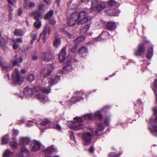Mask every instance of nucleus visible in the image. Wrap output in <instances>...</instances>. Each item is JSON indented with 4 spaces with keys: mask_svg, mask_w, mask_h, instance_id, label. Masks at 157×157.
<instances>
[{
    "mask_svg": "<svg viewBox=\"0 0 157 157\" xmlns=\"http://www.w3.org/2000/svg\"><path fill=\"white\" fill-rule=\"evenodd\" d=\"M30 138L27 137H21L19 140V143L23 145L27 144L30 142Z\"/></svg>",
    "mask_w": 157,
    "mask_h": 157,
    "instance_id": "dca6fc26",
    "label": "nucleus"
},
{
    "mask_svg": "<svg viewBox=\"0 0 157 157\" xmlns=\"http://www.w3.org/2000/svg\"><path fill=\"white\" fill-rule=\"evenodd\" d=\"M85 39V38L84 36H79L75 40V42L76 43H79L84 40Z\"/></svg>",
    "mask_w": 157,
    "mask_h": 157,
    "instance_id": "58836bf2",
    "label": "nucleus"
},
{
    "mask_svg": "<svg viewBox=\"0 0 157 157\" xmlns=\"http://www.w3.org/2000/svg\"><path fill=\"white\" fill-rule=\"evenodd\" d=\"M25 32L19 29H16L14 31V34L15 35L17 36H21L24 35Z\"/></svg>",
    "mask_w": 157,
    "mask_h": 157,
    "instance_id": "c85d7f7f",
    "label": "nucleus"
},
{
    "mask_svg": "<svg viewBox=\"0 0 157 157\" xmlns=\"http://www.w3.org/2000/svg\"><path fill=\"white\" fill-rule=\"evenodd\" d=\"M19 133V131L17 129H13L12 135L13 136H17Z\"/></svg>",
    "mask_w": 157,
    "mask_h": 157,
    "instance_id": "8fccbe9b",
    "label": "nucleus"
},
{
    "mask_svg": "<svg viewBox=\"0 0 157 157\" xmlns=\"http://www.w3.org/2000/svg\"><path fill=\"white\" fill-rule=\"evenodd\" d=\"M16 42H18L19 43H21L22 42V40L21 38H17L16 40H15Z\"/></svg>",
    "mask_w": 157,
    "mask_h": 157,
    "instance_id": "bf43d9fd",
    "label": "nucleus"
},
{
    "mask_svg": "<svg viewBox=\"0 0 157 157\" xmlns=\"http://www.w3.org/2000/svg\"><path fill=\"white\" fill-rule=\"evenodd\" d=\"M45 6L44 5L41 4L38 6V9L39 10H42L43 8Z\"/></svg>",
    "mask_w": 157,
    "mask_h": 157,
    "instance_id": "603ef678",
    "label": "nucleus"
},
{
    "mask_svg": "<svg viewBox=\"0 0 157 157\" xmlns=\"http://www.w3.org/2000/svg\"><path fill=\"white\" fill-rule=\"evenodd\" d=\"M66 46L63 47L61 50L59 56V59L60 61L64 62L66 64V66L60 71V73L62 74H65L72 70V67L70 66L72 57L70 56L67 57H65L66 54Z\"/></svg>",
    "mask_w": 157,
    "mask_h": 157,
    "instance_id": "f03ea898",
    "label": "nucleus"
},
{
    "mask_svg": "<svg viewBox=\"0 0 157 157\" xmlns=\"http://www.w3.org/2000/svg\"><path fill=\"white\" fill-rule=\"evenodd\" d=\"M37 35L36 34H33L32 36V40L31 41V44H33L34 41L36 39Z\"/></svg>",
    "mask_w": 157,
    "mask_h": 157,
    "instance_id": "79ce46f5",
    "label": "nucleus"
},
{
    "mask_svg": "<svg viewBox=\"0 0 157 157\" xmlns=\"http://www.w3.org/2000/svg\"><path fill=\"white\" fill-rule=\"evenodd\" d=\"M91 18L86 11L76 12L71 14L67 20V24L69 26L73 27L77 23L78 25L85 23Z\"/></svg>",
    "mask_w": 157,
    "mask_h": 157,
    "instance_id": "f257e3e1",
    "label": "nucleus"
},
{
    "mask_svg": "<svg viewBox=\"0 0 157 157\" xmlns=\"http://www.w3.org/2000/svg\"><path fill=\"white\" fill-rule=\"evenodd\" d=\"M64 33L66 34L70 38H74V36L70 34L67 31L64 32Z\"/></svg>",
    "mask_w": 157,
    "mask_h": 157,
    "instance_id": "3c124183",
    "label": "nucleus"
},
{
    "mask_svg": "<svg viewBox=\"0 0 157 157\" xmlns=\"http://www.w3.org/2000/svg\"><path fill=\"white\" fill-rule=\"evenodd\" d=\"M26 126L28 127H30L33 125V123L31 122H29L26 124Z\"/></svg>",
    "mask_w": 157,
    "mask_h": 157,
    "instance_id": "052dcab7",
    "label": "nucleus"
},
{
    "mask_svg": "<svg viewBox=\"0 0 157 157\" xmlns=\"http://www.w3.org/2000/svg\"><path fill=\"white\" fill-rule=\"evenodd\" d=\"M56 151V149L54 148L52 146L48 147L47 149L44 150V152L46 154H51Z\"/></svg>",
    "mask_w": 157,
    "mask_h": 157,
    "instance_id": "4be33fe9",
    "label": "nucleus"
},
{
    "mask_svg": "<svg viewBox=\"0 0 157 157\" xmlns=\"http://www.w3.org/2000/svg\"><path fill=\"white\" fill-rule=\"evenodd\" d=\"M41 144L39 141H34L31 145L30 149L33 152H35L40 149Z\"/></svg>",
    "mask_w": 157,
    "mask_h": 157,
    "instance_id": "9d476101",
    "label": "nucleus"
},
{
    "mask_svg": "<svg viewBox=\"0 0 157 157\" xmlns=\"http://www.w3.org/2000/svg\"><path fill=\"white\" fill-rule=\"evenodd\" d=\"M94 117H95V118L100 120L102 118V115L99 111H97L94 114Z\"/></svg>",
    "mask_w": 157,
    "mask_h": 157,
    "instance_id": "473e14b6",
    "label": "nucleus"
},
{
    "mask_svg": "<svg viewBox=\"0 0 157 157\" xmlns=\"http://www.w3.org/2000/svg\"><path fill=\"white\" fill-rule=\"evenodd\" d=\"M60 79L59 76H52L48 78L49 85L52 86L54 84L56 83Z\"/></svg>",
    "mask_w": 157,
    "mask_h": 157,
    "instance_id": "f8f14e48",
    "label": "nucleus"
},
{
    "mask_svg": "<svg viewBox=\"0 0 157 157\" xmlns=\"http://www.w3.org/2000/svg\"><path fill=\"white\" fill-rule=\"evenodd\" d=\"M109 117H106L104 123L105 124L108 126L109 125Z\"/></svg>",
    "mask_w": 157,
    "mask_h": 157,
    "instance_id": "a18cd8bd",
    "label": "nucleus"
},
{
    "mask_svg": "<svg viewBox=\"0 0 157 157\" xmlns=\"http://www.w3.org/2000/svg\"><path fill=\"white\" fill-rule=\"evenodd\" d=\"M69 134L70 135V138L71 140L75 142L76 141L75 139V137L73 133L72 132H69Z\"/></svg>",
    "mask_w": 157,
    "mask_h": 157,
    "instance_id": "c03bdc74",
    "label": "nucleus"
},
{
    "mask_svg": "<svg viewBox=\"0 0 157 157\" xmlns=\"http://www.w3.org/2000/svg\"><path fill=\"white\" fill-rule=\"evenodd\" d=\"M29 6L31 7H33L35 6L34 3L32 2H30L29 3Z\"/></svg>",
    "mask_w": 157,
    "mask_h": 157,
    "instance_id": "5fc2aeb1",
    "label": "nucleus"
},
{
    "mask_svg": "<svg viewBox=\"0 0 157 157\" xmlns=\"http://www.w3.org/2000/svg\"><path fill=\"white\" fill-rule=\"evenodd\" d=\"M9 144L13 148H17V143L16 140L14 139L10 141Z\"/></svg>",
    "mask_w": 157,
    "mask_h": 157,
    "instance_id": "393cba45",
    "label": "nucleus"
},
{
    "mask_svg": "<svg viewBox=\"0 0 157 157\" xmlns=\"http://www.w3.org/2000/svg\"><path fill=\"white\" fill-rule=\"evenodd\" d=\"M0 65L2 67V69L3 72H8L12 70V67L8 66L7 64L3 62L2 61H0Z\"/></svg>",
    "mask_w": 157,
    "mask_h": 157,
    "instance_id": "4468645a",
    "label": "nucleus"
},
{
    "mask_svg": "<svg viewBox=\"0 0 157 157\" xmlns=\"http://www.w3.org/2000/svg\"><path fill=\"white\" fill-rule=\"evenodd\" d=\"M92 136V134L89 132H85L83 134L82 138L84 145L87 146L91 143Z\"/></svg>",
    "mask_w": 157,
    "mask_h": 157,
    "instance_id": "6e6552de",
    "label": "nucleus"
},
{
    "mask_svg": "<svg viewBox=\"0 0 157 157\" xmlns=\"http://www.w3.org/2000/svg\"><path fill=\"white\" fill-rule=\"evenodd\" d=\"M89 151L91 153L93 152L94 151V149L93 147L91 146L89 149Z\"/></svg>",
    "mask_w": 157,
    "mask_h": 157,
    "instance_id": "69168bd1",
    "label": "nucleus"
},
{
    "mask_svg": "<svg viewBox=\"0 0 157 157\" xmlns=\"http://www.w3.org/2000/svg\"><path fill=\"white\" fill-rule=\"evenodd\" d=\"M24 6L25 8L26 9L27 8L28 6L27 5V2L26 1V0H25V2L24 4Z\"/></svg>",
    "mask_w": 157,
    "mask_h": 157,
    "instance_id": "338daca9",
    "label": "nucleus"
},
{
    "mask_svg": "<svg viewBox=\"0 0 157 157\" xmlns=\"http://www.w3.org/2000/svg\"><path fill=\"white\" fill-rule=\"evenodd\" d=\"M18 65V62L17 60H15L13 62V66H17Z\"/></svg>",
    "mask_w": 157,
    "mask_h": 157,
    "instance_id": "680f3d73",
    "label": "nucleus"
},
{
    "mask_svg": "<svg viewBox=\"0 0 157 157\" xmlns=\"http://www.w3.org/2000/svg\"><path fill=\"white\" fill-rule=\"evenodd\" d=\"M116 24L113 22H109L106 24V28L107 29L110 30H113V29L116 28Z\"/></svg>",
    "mask_w": 157,
    "mask_h": 157,
    "instance_id": "6ab92c4d",
    "label": "nucleus"
},
{
    "mask_svg": "<svg viewBox=\"0 0 157 157\" xmlns=\"http://www.w3.org/2000/svg\"><path fill=\"white\" fill-rule=\"evenodd\" d=\"M18 15L19 16H21L22 14V10L21 9H19V10H18Z\"/></svg>",
    "mask_w": 157,
    "mask_h": 157,
    "instance_id": "0e129e2a",
    "label": "nucleus"
},
{
    "mask_svg": "<svg viewBox=\"0 0 157 157\" xmlns=\"http://www.w3.org/2000/svg\"><path fill=\"white\" fill-rule=\"evenodd\" d=\"M116 2L113 0H111L109 1L108 3V5L111 6H114L116 4Z\"/></svg>",
    "mask_w": 157,
    "mask_h": 157,
    "instance_id": "37998d69",
    "label": "nucleus"
},
{
    "mask_svg": "<svg viewBox=\"0 0 157 157\" xmlns=\"http://www.w3.org/2000/svg\"><path fill=\"white\" fill-rule=\"evenodd\" d=\"M79 53L81 57H85L86 56L88 53L87 48L85 47H82L79 49Z\"/></svg>",
    "mask_w": 157,
    "mask_h": 157,
    "instance_id": "f3484780",
    "label": "nucleus"
},
{
    "mask_svg": "<svg viewBox=\"0 0 157 157\" xmlns=\"http://www.w3.org/2000/svg\"><path fill=\"white\" fill-rule=\"evenodd\" d=\"M13 42L14 43V44L13 45V48L14 49H16L18 48V45L16 43L15 40H13Z\"/></svg>",
    "mask_w": 157,
    "mask_h": 157,
    "instance_id": "09e8293b",
    "label": "nucleus"
},
{
    "mask_svg": "<svg viewBox=\"0 0 157 157\" xmlns=\"http://www.w3.org/2000/svg\"><path fill=\"white\" fill-rule=\"evenodd\" d=\"M13 152L8 149L5 151L3 153V157H10L13 155Z\"/></svg>",
    "mask_w": 157,
    "mask_h": 157,
    "instance_id": "b1692460",
    "label": "nucleus"
},
{
    "mask_svg": "<svg viewBox=\"0 0 157 157\" xmlns=\"http://www.w3.org/2000/svg\"><path fill=\"white\" fill-rule=\"evenodd\" d=\"M32 59L34 60H36L38 59V56L36 55H33L32 57Z\"/></svg>",
    "mask_w": 157,
    "mask_h": 157,
    "instance_id": "13d9d810",
    "label": "nucleus"
},
{
    "mask_svg": "<svg viewBox=\"0 0 157 157\" xmlns=\"http://www.w3.org/2000/svg\"><path fill=\"white\" fill-rule=\"evenodd\" d=\"M82 122V120L81 117H76L74 118V121H67L66 124L68 127L75 130H77L83 128Z\"/></svg>",
    "mask_w": 157,
    "mask_h": 157,
    "instance_id": "20e7f679",
    "label": "nucleus"
},
{
    "mask_svg": "<svg viewBox=\"0 0 157 157\" xmlns=\"http://www.w3.org/2000/svg\"><path fill=\"white\" fill-rule=\"evenodd\" d=\"M8 2L9 4L11 5H13L16 2V0H8Z\"/></svg>",
    "mask_w": 157,
    "mask_h": 157,
    "instance_id": "4d7b16f0",
    "label": "nucleus"
},
{
    "mask_svg": "<svg viewBox=\"0 0 157 157\" xmlns=\"http://www.w3.org/2000/svg\"><path fill=\"white\" fill-rule=\"evenodd\" d=\"M156 101H157V98H156ZM154 112V114L157 115V109L155 108L153 109ZM155 122L157 123V115L155 118ZM150 131L155 135L157 136V126L153 127L151 128H149Z\"/></svg>",
    "mask_w": 157,
    "mask_h": 157,
    "instance_id": "ddd939ff",
    "label": "nucleus"
},
{
    "mask_svg": "<svg viewBox=\"0 0 157 157\" xmlns=\"http://www.w3.org/2000/svg\"><path fill=\"white\" fill-rule=\"evenodd\" d=\"M12 14L11 13H10L9 16V20H10L12 19Z\"/></svg>",
    "mask_w": 157,
    "mask_h": 157,
    "instance_id": "774afa93",
    "label": "nucleus"
},
{
    "mask_svg": "<svg viewBox=\"0 0 157 157\" xmlns=\"http://www.w3.org/2000/svg\"><path fill=\"white\" fill-rule=\"evenodd\" d=\"M107 34V33L106 32H103L101 33V34L100 36H98V37L96 38L95 39L96 41H100L101 40V37H103V35L104 34Z\"/></svg>",
    "mask_w": 157,
    "mask_h": 157,
    "instance_id": "e433bc0d",
    "label": "nucleus"
},
{
    "mask_svg": "<svg viewBox=\"0 0 157 157\" xmlns=\"http://www.w3.org/2000/svg\"><path fill=\"white\" fill-rule=\"evenodd\" d=\"M76 48L77 47L75 46L71 49V51L72 52H75L76 51Z\"/></svg>",
    "mask_w": 157,
    "mask_h": 157,
    "instance_id": "e2e57ef3",
    "label": "nucleus"
},
{
    "mask_svg": "<svg viewBox=\"0 0 157 157\" xmlns=\"http://www.w3.org/2000/svg\"><path fill=\"white\" fill-rule=\"evenodd\" d=\"M91 9L94 10L100 11L105 7V4L104 2L100 0H92Z\"/></svg>",
    "mask_w": 157,
    "mask_h": 157,
    "instance_id": "39448f33",
    "label": "nucleus"
},
{
    "mask_svg": "<svg viewBox=\"0 0 157 157\" xmlns=\"http://www.w3.org/2000/svg\"><path fill=\"white\" fill-rule=\"evenodd\" d=\"M60 44V39L58 38H56L53 41V45L56 48Z\"/></svg>",
    "mask_w": 157,
    "mask_h": 157,
    "instance_id": "2f4dec72",
    "label": "nucleus"
},
{
    "mask_svg": "<svg viewBox=\"0 0 157 157\" xmlns=\"http://www.w3.org/2000/svg\"><path fill=\"white\" fill-rule=\"evenodd\" d=\"M35 78V76L33 74H31L29 75L28 79L29 82H32Z\"/></svg>",
    "mask_w": 157,
    "mask_h": 157,
    "instance_id": "ea45409f",
    "label": "nucleus"
},
{
    "mask_svg": "<svg viewBox=\"0 0 157 157\" xmlns=\"http://www.w3.org/2000/svg\"><path fill=\"white\" fill-rule=\"evenodd\" d=\"M16 155L17 157H26L25 154L21 152V151L18 152Z\"/></svg>",
    "mask_w": 157,
    "mask_h": 157,
    "instance_id": "de8ad7c7",
    "label": "nucleus"
},
{
    "mask_svg": "<svg viewBox=\"0 0 157 157\" xmlns=\"http://www.w3.org/2000/svg\"><path fill=\"white\" fill-rule=\"evenodd\" d=\"M77 5L75 4H72L70 7V8L72 10H73L77 7Z\"/></svg>",
    "mask_w": 157,
    "mask_h": 157,
    "instance_id": "864d4df0",
    "label": "nucleus"
},
{
    "mask_svg": "<svg viewBox=\"0 0 157 157\" xmlns=\"http://www.w3.org/2000/svg\"><path fill=\"white\" fill-rule=\"evenodd\" d=\"M12 82L14 85L21 84L23 82V78L18 72V69H14L13 73L12 75Z\"/></svg>",
    "mask_w": 157,
    "mask_h": 157,
    "instance_id": "423d86ee",
    "label": "nucleus"
},
{
    "mask_svg": "<svg viewBox=\"0 0 157 157\" xmlns=\"http://www.w3.org/2000/svg\"><path fill=\"white\" fill-rule=\"evenodd\" d=\"M53 68V66L52 65H46L41 69L40 72L41 76L45 78L48 76Z\"/></svg>",
    "mask_w": 157,
    "mask_h": 157,
    "instance_id": "0eeeda50",
    "label": "nucleus"
},
{
    "mask_svg": "<svg viewBox=\"0 0 157 157\" xmlns=\"http://www.w3.org/2000/svg\"><path fill=\"white\" fill-rule=\"evenodd\" d=\"M83 117L85 120L87 121L91 120L94 118L93 116L91 113L85 114L83 116Z\"/></svg>",
    "mask_w": 157,
    "mask_h": 157,
    "instance_id": "7c9ffc66",
    "label": "nucleus"
},
{
    "mask_svg": "<svg viewBox=\"0 0 157 157\" xmlns=\"http://www.w3.org/2000/svg\"><path fill=\"white\" fill-rule=\"evenodd\" d=\"M35 96L37 98L43 102H46L48 100L47 97L44 95H40V94L36 93Z\"/></svg>",
    "mask_w": 157,
    "mask_h": 157,
    "instance_id": "412c9836",
    "label": "nucleus"
},
{
    "mask_svg": "<svg viewBox=\"0 0 157 157\" xmlns=\"http://www.w3.org/2000/svg\"><path fill=\"white\" fill-rule=\"evenodd\" d=\"M50 121L47 119L44 120L41 123V124L43 125H45L49 123Z\"/></svg>",
    "mask_w": 157,
    "mask_h": 157,
    "instance_id": "49530a36",
    "label": "nucleus"
},
{
    "mask_svg": "<svg viewBox=\"0 0 157 157\" xmlns=\"http://www.w3.org/2000/svg\"><path fill=\"white\" fill-rule=\"evenodd\" d=\"M42 60L46 62H49L53 59V56L50 51H47L42 53L41 56Z\"/></svg>",
    "mask_w": 157,
    "mask_h": 157,
    "instance_id": "1a4fd4ad",
    "label": "nucleus"
},
{
    "mask_svg": "<svg viewBox=\"0 0 157 157\" xmlns=\"http://www.w3.org/2000/svg\"><path fill=\"white\" fill-rule=\"evenodd\" d=\"M50 32V29L49 27L46 26L44 28V31L43 32H44L45 34H46L47 33H49Z\"/></svg>",
    "mask_w": 157,
    "mask_h": 157,
    "instance_id": "a19ab883",
    "label": "nucleus"
},
{
    "mask_svg": "<svg viewBox=\"0 0 157 157\" xmlns=\"http://www.w3.org/2000/svg\"><path fill=\"white\" fill-rule=\"evenodd\" d=\"M41 25V21L39 20H36L34 23V26L37 28H40Z\"/></svg>",
    "mask_w": 157,
    "mask_h": 157,
    "instance_id": "c9c22d12",
    "label": "nucleus"
},
{
    "mask_svg": "<svg viewBox=\"0 0 157 157\" xmlns=\"http://www.w3.org/2000/svg\"><path fill=\"white\" fill-rule=\"evenodd\" d=\"M21 151L23 153L26 157H29L30 154L29 150L25 147H22L21 148Z\"/></svg>",
    "mask_w": 157,
    "mask_h": 157,
    "instance_id": "5701e85b",
    "label": "nucleus"
},
{
    "mask_svg": "<svg viewBox=\"0 0 157 157\" xmlns=\"http://www.w3.org/2000/svg\"><path fill=\"white\" fill-rule=\"evenodd\" d=\"M54 14V11L53 10H50L47 14L44 16V18L45 20L48 19L51 17Z\"/></svg>",
    "mask_w": 157,
    "mask_h": 157,
    "instance_id": "bb28decb",
    "label": "nucleus"
},
{
    "mask_svg": "<svg viewBox=\"0 0 157 157\" xmlns=\"http://www.w3.org/2000/svg\"><path fill=\"white\" fill-rule=\"evenodd\" d=\"M90 27V25H89L85 26L81 29L80 32L82 33H85L89 29Z\"/></svg>",
    "mask_w": 157,
    "mask_h": 157,
    "instance_id": "f704fd0d",
    "label": "nucleus"
},
{
    "mask_svg": "<svg viewBox=\"0 0 157 157\" xmlns=\"http://www.w3.org/2000/svg\"><path fill=\"white\" fill-rule=\"evenodd\" d=\"M97 128L95 131V134L97 135H100L101 134V131L104 129V126L101 124H97Z\"/></svg>",
    "mask_w": 157,
    "mask_h": 157,
    "instance_id": "aec40b11",
    "label": "nucleus"
},
{
    "mask_svg": "<svg viewBox=\"0 0 157 157\" xmlns=\"http://www.w3.org/2000/svg\"><path fill=\"white\" fill-rule=\"evenodd\" d=\"M77 96L74 97L70 99V101L72 103H74L76 101H78L80 99H81V98L80 96L82 95V93L81 92H77L76 93Z\"/></svg>",
    "mask_w": 157,
    "mask_h": 157,
    "instance_id": "a211bd4d",
    "label": "nucleus"
},
{
    "mask_svg": "<svg viewBox=\"0 0 157 157\" xmlns=\"http://www.w3.org/2000/svg\"><path fill=\"white\" fill-rule=\"evenodd\" d=\"M9 137V136L8 135H6L2 137V144H7L8 142Z\"/></svg>",
    "mask_w": 157,
    "mask_h": 157,
    "instance_id": "a878e982",
    "label": "nucleus"
},
{
    "mask_svg": "<svg viewBox=\"0 0 157 157\" xmlns=\"http://www.w3.org/2000/svg\"><path fill=\"white\" fill-rule=\"evenodd\" d=\"M40 90L42 91L44 93H49L51 89L49 87L47 88L44 86H42L40 87L38 86L35 87L32 89H30L28 86H26L24 89V94L25 96H31L32 94L35 95L36 92Z\"/></svg>",
    "mask_w": 157,
    "mask_h": 157,
    "instance_id": "7ed1b4c3",
    "label": "nucleus"
},
{
    "mask_svg": "<svg viewBox=\"0 0 157 157\" xmlns=\"http://www.w3.org/2000/svg\"><path fill=\"white\" fill-rule=\"evenodd\" d=\"M50 127L56 129L58 130H60L61 129V127L60 125L58 124H52L50 126Z\"/></svg>",
    "mask_w": 157,
    "mask_h": 157,
    "instance_id": "72a5a7b5",
    "label": "nucleus"
},
{
    "mask_svg": "<svg viewBox=\"0 0 157 157\" xmlns=\"http://www.w3.org/2000/svg\"><path fill=\"white\" fill-rule=\"evenodd\" d=\"M145 51V49L144 44L141 43L138 45V50L135 52V55L137 56H140L144 53Z\"/></svg>",
    "mask_w": 157,
    "mask_h": 157,
    "instance_id": "9b49d317",
    "label": "nucleus"
},
{
    "mask_svg": "<svg viewBox=\"0 0 157 157\" xmlns=\"http://www.w3.org/2000/svg\"><path fill=\"white\" fill-rule=\"evenodd\" d=\"M153 48L152 47L150 48L148 50L147 57L148 59H150L153 55Z\"/></svg>",
    "mask_w": 157,
    "mask_h": 157,
    "instance_id": "c756f323",
    "label": "nucleus"
},
{
    "mask_svg": "<svg viewBox=\"0 0 157 157\" xmlns=\"http://www.w3.org/2000/svg\"><path fill=\"white\" fill-rule=\"evenodd\" d=\"M50 23L52 25H54L56 23V21L54 19L49 20Z\"/></svg>",
    "mask_w": 157,
    "mask_h": 157,
    "instance_id": "6e6d98bb",
    "label": "nucleus"
},
{
    "mask_svg": "<svg viewBox=\"0 0 157 157\" xmlns=\"http://www.w3.org/2000/svg\"><path fill=\"white\" fill-rule=\"evenodd\" d=\"M153 90L154 93L155 94L157 95V79H155V81L154 87L153 88Z\"/></svg>",
    "mask_w": 157,
    "mask_h": 157,
    "instance_id": "4c0bfd02",
    "label": "nucleus"
},
{
    "mask_svg": "<svg viewBox=\"0 0 157 157\" xmlns=\"http://www.w3.org/2000/svg\"><path fill=\"white\" fill-rule=\"evenodd\" d=\"M42 13L38 11H34L31 13L34 16L35 20H39L42 18Z\"/></svg>",
    "mask_w": 157,
    "mask_h": 157,
    "instance_id": "2eb2a0df",
    "label": "nucleus"
},
{
    "mask_svg": "<svg viewBox=\"0 0 157 157\" xmlns=\"http://www.w3.org/2000/svg\"><path fill=\"white\" fill-rule=\"evenodd\" d=\"M46 34L44 32H42L41 33L39 36V38L37 40L39 41L40 39H41L43 41L44 43L46 41Z\"/></svg>",
    "mask_w": 157,
    "mask_h": 157,
    "instance_id": "cd10ccee",
    "label": "nucleus"
}]
</instances>
